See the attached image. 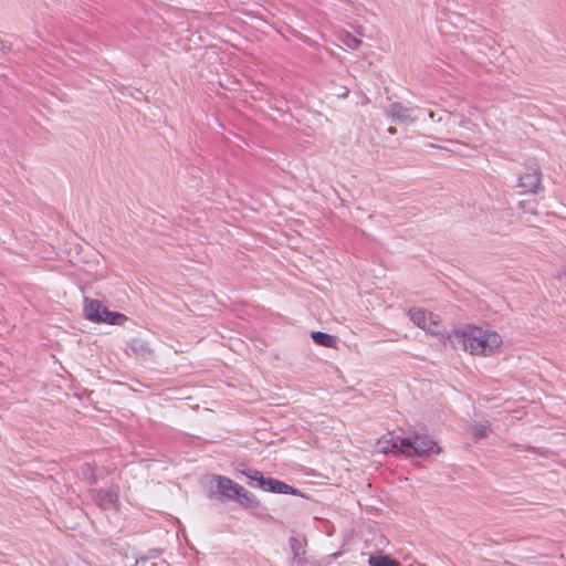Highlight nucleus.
Masks as SVG:
<instances>
[{
  "label": "nucleus",
  "instance_id": "nucleus-8",
  "mask_svg": "<svg viewBox=\"0 0 566 566\" xmlns=\"http://www.w3.org/2000/svg\"><path fill=\"white\" fill-rule=\"evenodd\" d=\"M418 111V107L406 106L401 103L394 102L386 108V114L392 122L409 125L416 122Z\"/></svg>",
  "mask_w": 566,
  "mask_h": 566
},
{
  "label": "nucleus",
  "instance_id": "nucleus-3",
  "mask_svg": "<svg viewBox=\"0 0 566 566\" xmlns=\"http://www.w3.org/2000/svg\"><path fill=\"white\" fill-rule=\"evenodd\" d=\"M84 316L94 323H107L111 325H123L127 317L118 312L108 311L99 301L84 298Z\"/></svg>",
  "mask_w": 566,
  "mask_h": 566
},
{
  "label": "nucleus",
  "instance_id": "nucleus-17",
  "mask_svg": "<svg viewBox=\"0 0 566 566\" xmlns=\"http://www.w3.org/2000/svg\"><path fill=\"white\" fill-rule=\"evenodd\" d=\"M290 546H291V549L294 553V557H298L300 556V547H301L300 541L296 539L295 537H291L290 538Z\"/></svg>",
  "mask_w": 566,
  "mask_h": 566
},
{
  "label": "nucleus",
  "instance_id": "nucleus-12",
  "mask_svg": "<svg viewBox=\"0 0 566 566\" xmlns=\"http://www.w3.org/2000/svg\"><path fill=\"white\" fill-rule=\"evenodd\" d=\"M312 338L317 345H322L328 348H335L337 344V339L335 336L324 332H313Z\"/></svg>",
  "mask_w": 566,
  "mask_h": 566
},
{
  "label": "nucleus",
  "instance_id": "nucleus-7",
  "mask_svg": "<svg viewBox=\"0 0 566 566\" xmlns=\"http://www.w3.org/2000/svg\"><path fill=\"white\" fill-rule=\"evenodd\" d=\"M92 500L104 511L116 510L118 506L119 488L112 485L107 489L92 490Z\"/></svg>",
  "mask_w": 566,
  "mask_h": 566
},
{
  "label": "nucleus",
  "instance_id": "nucleus-15",
  "mask_svg": "<svg viewBox=\"0 0 566 566\" xmlns=\"http://www.w3.org/2000/svg\"><path fill=\"white\" fill-rule=\"evenodd\" d=\"M339 40L349 49H357L360 44V40L349 32L340 33Z\"/></svg>",
  "mask_w": 566,
  "mask_h": 566
},
{
  "label": "nucleus",
  "instance_id": "nucleus-16",
  "mask_svg": "<svg viewBox=\"0 0 566 566\" xmlns=\"http://www.w3.org/2000/svg\"><path fill=\"white\" fill-rule=\"evenodd\" d=\"M488 430H489L488 422L475 424L473 427V436H474L475 440H480V439L486 437Z\"/></svg>",
  "mask_w": 566,
  "mask_h": 566
},
{
  "label": "nucleus",
  "instance_id": "nucleus-9",
  "mask_svg": "<svg viewBox=\"0 0 566 566\" xmlns=\"http://www.w3.org/2000/svg\"><path fill=\"white\" fill-rule=\"evenodd\" d=\"M518 187L525 192L536 193L541 189V171L538 167H528L518 178Z\"/></svg>",
  "mask_w": 566,
  "mask_h": 566
},
{
  "label": "nucleus",
  "instance_id": "nucleus-13",
  "mask_svg": "<svg viewBox=\"0 0 566 566\" xmlns=\"http://www.w3.org/2000/svg\"><path fill=\"white\" fill-rule=\"evenodd\" d=\"M129 347L134 354L144 359H148L153 356L151 348L143 340L135 339L130 343Z\"/></svg>",
  "mask_w": 566,
  "mask_h": 566
},
{
  "label": "nucleus",
  "instance_id": "nucleus-1",
  "mask_svg": "<svg viewBox=\"0 0 566 566\" xmlns=\"http://www.w3.org/2000/svg\"><path fill=\"white\" fill-rule=\"evenodd\" d=\"M450 342L460 344L472 355H492L502 344V337L495 331L475 325H467L449 335Z\"/></svg>",
  "mask_w": 566,
  "mask_h": 566
},
{
  "label": "nucleus",
  "instance_id": "nucleus-19",
  "mask_svg": "<svg viewBox=\"0 0 566 566\" xmlns=\"http://www.w3.org/2000/svg\"><path fill=\"white\" fill-rule=\"evenodd\" d=\"M429 117H430L431 119H434V114H433L432 112H429Z\"/></svg>",
  "mask_w": 566,
  "mask_h": 566
},
{
  "label": "nucleus",
  "instance_id": "nucleus-4",
  "mask_svg": "<svg viewBox=\"0 0 566 566\" xmlns=\"http://www.w3.org/2000/svg\"><path fill=\"white\" fill-rule=\"evenodd\" d=\"M248 479V483L252 486H256L263 491L277 493V494H292L302 495V492L280 480L273 478H264L263 474L258 470L242 471Z\"/></svg>",
  "mask_w": 566,
  "mask_h": 566
},
{
  "label": "nucleus",
  "instance_id": "nucleus-18",
  "mask_svg": "<svg viewBox=\"0 0 566 566\" xmlns=\"http://www.w3.org/2000/svg\"><path fill=\"white\" fill-rule=\"evenodd\" d=\"M388 132H389L390 134H395V133H396V128H394V127H389V128H388Z\"/></svg>",
  "mask_w": 566,
  "mask_h": 566
},
{
  "label": "nucleus",
  "instance_id": "nucleus-11",
  "mask_svg": "<svg viewBox=\"0 0 566 566\" xmlns=\"http://www.w3.org/2000/svg\"><path fill=\"white\" fill-rule=\"evenodd\" d=\"M81 476L87 483L93 484L101 476V470L96 465L85 463L81 467Z\"/></svg>",
  "mask_w": 566,
  "mask_h": 566
},
{
  "label": "nucleus",
  "instance_id": "nucleus-6",
  "mask_svg": "<svg viewBox=\"0 0 566 566\" xmlns=\"http://www.w3.org/2000/svg\"><path fill=\"white\" fill-rule=\"evenodd\" d=\"M409 318L418 327L429 332L432 335L441 334L442 326L439 317L431 312H426L422 308L413 307L408 312Z\"/></svg>",
  "mask_w": 566,
  "mask_h": 566
},
{
  "label": "nucleus",
  "instance_id": "nucleus-14",
  "mask_svg": "<svg viewBox=\"0 0 566 566\" xmlns=\"http://www.w3.org/2000/svg\"><path fill=\"white\" fill-rule=\"evenodd\" d=\"M368 563L370 566H401L398 560L385 555H371Z\"/></svg>",
  "mask_w": 566,
  "mask_h": 566
},
{
  "label": "nucleus",
  "instance_id": "nucleus-2",
  "mask_svg": "<svg viewBox=\"0 0 566 566\" xmlns=\"http://www.w3.org/2000/svg\"><path fill=\"white\" fill-rule=\"evenodd\" d=\"M213 481L217 491L227 500L234 501L241 506L255 510L256 515L263 516L265 509L261 506L254 494L224 475H214Z\"/></svg>",
  "mask_w": 566,
  "mask_h": 566
},
{
  "label": "nucleus",
  "instance_id": "nucleus-5",
  "mask_svg": "<svg viewBox=\"0 0 566 566\" xmlns=\"http://www.w3.org/2000/svg\"><path fill=\"white\" fill-rule=\"evenodd\" d=\"M400 446L402 447V454L407 457H423L430 452L440 453L441 448L437 442L427 434L413 433L410 437L401 438Z\"/></svg>",
  "mask_w": 566,
  "mask_h": 566
},
{
  "label": "nucleus",
  "instance_id": "nucleus-10",
  "mask_svg": "<svg viewBox=\"0 0 566 566\" xmlns=\"http://www.w3.org/2000/svg\"><path fill=\"white\" fill-rule=\"evenodd\" d=\"M400 439H394V438H382L378 440L377 442V449L378 451L382 453H394L399 454L402 453V447L400 446Z\"/></svg>",
  "mask_w": 566,
  "mask_h": 566
}]
</instances>
